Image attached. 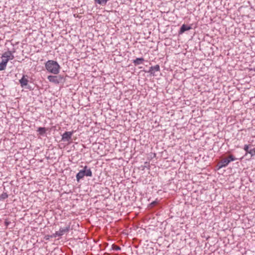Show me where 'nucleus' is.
Wrapping results in <instances>:
<instances>
[{"mask_svg": "<svg viewBox=\"0 0 255 255\" xmlns=\"http://www.w3.org/2000/svg\"><path fill=\"white\" fill-rule=\"evenodd\" d=\"M236 158L232 154L229 155L228 157L222 159L218 164L219 168H222L227 166L229 163L233 161H235Z\"/></svg>", "mask_w": 255, "mask_h": 255, "instance_id": "obj_3", "label": "nucleus"}, {"mask_svg": "<svg viewBox=\"0 0 255 255\" xmlns=\"http://www.w3.org/2000/svg\"><path fill=\"white\" fill-rule=\"evenodd\" d=\"M46 69L51 73L58 74L59 73L60 66L59 64L54 60H48L45 63Z\"/></svg>", "mask_w": 255, "mask_h": 255, "instance_id": "obj_1", "label": "nucleus"}, {"mask_svg": "<svg viewBox=\"0 0 255 255\" xmlns=\"http://www.w3.org/2000/svg\"><path fill=\"white\" fill-rule=\"evenodd\" d=\"M85 170H80L76 175V179L77 181H79L80 179H82L85 175Z\"/></svg>", "mask_w": 255, "mask_h": 255, "instance_id": "obj_8", "label": "nucleus"}, {"mask_svg": "<svg viewBox=\"0 0 255 255\" xmlns=\"http://www.w3.org/2000/svg\"><path fill=\"white\" fill-rule=\"evenodd\" d=\"M13 58L14 56L10 51L5 52L3 53L1 56L2 61L0 63V70L2 71L5 70L8 61L13 59Z\"/></svg>", "mask_w": 255, "mask_h": 255, "instance_id": "obj_2", "label": "nucleus"}, {"mask_svg": "<svg viewBox=\"0 0 255 255\" xmlns=\"http://www.w3.org/2000/svg\"><path fill=\"white\" fill-rule=\"evenodd\" d=\"M191 27L190 26H189V25L184 24L181 26L179 33V34H182L186 31L191 29Z\"/></svg>", "mask_w": 255, "mask_h": 255, "instance_id": "obj_7", "label": "nucleus"}, {"mask_svg": "<svg viewBox=\"0 0 255 255\" xmlns=\"http://www.w3.org/2000/svg\"><path fill=\"white\" fill-rule=\"evenodd\" d=\"M85 170V175L86 176L91 177L92 176V172L90 168L88 169V167L85 166L84 169Z\"/></svg>", "mask_w": 255, "mask_h": 255, "instance_id": "obj_11", "label": "nucleus"}, {"mask_svg": "<svg viewBox=\"0 0 255 255\" xmlns=\"http://www.w3.org/2000/svg\"><path fill=\"white\" fill-rule=\"evenodd\" d=\"M244 149L246 151V152L249 153V151H250V150L249 149V145H247V144L245 145Z\"/></svg>", "mask_w": 255, "mask_h": 255, "instance_id": "obj_17", "label": "nucleus"}, {"mask_svg": "<svg viewBox=\"0 0 255 255\" xmlns=\"http://www.w3.org/2000/svg\"><path fill=\"white\" fill-rule=\"evenodd\" d=\"M37 131L39 132V134L43 135L46 132V129L45 128L39 127L37 129Z\"/></svg>", "mask_w": 255, "mask_h": 255, "instance_id": "obj_13", "label": "nucleus"}, {"mask_svg": "<svg viewBox=\"0 0 255 255\" xmlns=\"http://www.w3.org/2000/svg\"><path fill=\"white\" fill-rule=\"evenodd\" d=\"M112 249L115 251H120L121 250V248L120 247H119L117 245H114V244L112 245Z\"/></svg>", "mask_w": 255, "mask_h": 255, "instance_id": "obj_15", "label": "nucleus"}, {"mask_svg": "<svg viewBox=\"0 0 255 255\" xmlns=\"http://www.w3.org/2000/svg\"><path fill=\"white\" fill-rule=\"evenodd\" d=\"M249 153H250L251 155V156L255 155V148L250 149V151H249Z\"/></svg>", "mask_w": 255, "mask_h": 255, "instance_id": "obj_16", "label": "nucleus"}, {"mask_svg": "<svg viewBox=\"0 0 255 255\" xmlns=\"http://www.w3.org/2000/svg\"><path fill=\"white\" fill-rule=\"evenodd\" d=\"M157 204V202L156 201H153L151 204V206L152 207H154V206H155Z\"/></svg>", "mask_w": 255, "mask_h": 255, "instance_id": "obj_18", "label": "nucleus"}, {"mask_svg": "<svg viewBox=\"0 0 255 255\" xmlns=\"http://www.w3.org/2000/svg\"><path fill=\"white\" fill-rule=\"evenodd\" d=\"M73 133V131L65 132L62 135V140L64 141L69 142L71 140Z\"/></svg>", "mask_w": 255, "mask_h": 255, "instance_id": "obj_6", "label": "nucleus"}, {"mask_svg": "<svg viewBox=\"0 0 255 255\" xmlns=\"http://www.w3.org/2000/svg\"><path fill=\"white\" fill-rule=\"evenodd\" d=\"M144 61L143 58H137L133 60V63L135 65H138L142 64Z\"/></svg>", "mask_w": 255, "mask_h": 255, "instance_id": "obj_10", "label": "nucleus"}, {"mask_svg": "<svg viewBox=\"0 0 255 255\" xmlns=\"http://www.w3.org/2000/svg\"><path fill=\"white\" fill-rule=\"evenodd\" d=\"M70 229V226H68V227H66L65 228H60L59 231H57L54 233L52 237L56 238L57 237H61L62 235H63L66 233H67L69 232Z\"/></svg>", "mask_w": 255, "mask_h": 255, "instance_id": "obj_5", "label": "nucleus"}, {"mask_svg": "<svg viewBox=\"0 0 255 255\" xmlns=\"http://www.w3.org/2000/svg\"><path fill=\"white\" fill-rule=\"evenodd\" d=\"M8 197V195L6 193H3L0 195V199L4 200Z\"/></svg>", "mask_w": 255, "mask_h": 255, "instance_id": "obj_14", "label": "nucleus"}, {"mask_svg": "<svg viewBox=\"0 0 255 255\" xmlns=\"http://www.w3.org/2000/svg\"><path fill=\"white\" fill-rule=\"evenodd\" d=\"M160 67L158 65H156L154 66H151L150 68L149 72L152 73L153 71H159Z\"/></svg>", "mask_w": 255, "mask_h": 255, "instance_id": "obj_12", "label": "nucleus"}, {"mask_svg": "<svg viewBox=\"0 0 255 255\" xmlns=\"http://www.w3.org/2000/svg\"><path fill=\"white\" fill-rule=\"evenodd\" d=\"M62 78H63L61 75H49L47 77V79L49 81V82L54 83L55 84H58L60 83V82L62 80Z\"/></svg>", "mask_w": 255, "mask_h": 255, "instance_id": "obj_4", "label": "nucleus"}, {"mask_svg": "<svg viewBox=\"0 0 255 255\" xmlns=\"http://www.w3.org/2000/svg\"><path fill=\"white\" fill-rule=\"evenodd\" d=\"M28 82V79L25 78L24 76H23V77L20 80H19V83L22 87L27 85Z\"/></svg>", "mask_w": 255, "mask_h": 255, "instance_id": "obj_9", "label": "nucleus"}]
</instances>
